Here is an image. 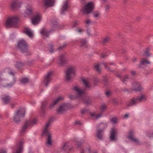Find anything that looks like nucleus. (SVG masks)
Here are the masks:
<instances>
[{
	"label": "nucleus",
	"mask_w": 153,
	"mask_h": 153,
	"mask_svg": "<svg viewBox=\"0 0 153 153\" xmlns=\"http://www.w3.org/2000/svg\"><path fill=\"white\" fill-rule=\"evenodd\" d=\"M146 100V97L143 95L137 96L131 99L127 103V105L128 107L135 105L139 102L145 101Z\"/></svg>",
	"instance_id": "f257e3e1"
},
{
	"label": "nucleus",
	"mask_w": 153,
	"mask_h": 153,
	"mask_svg": "<svg viewBox=\"0 0 153 153\" xmlns=\"http://www.w3.org/2000/svg\"><path fill=\"white\" fill-rule=\"evenodd\" d=\"M18 18L16 16H11L8 18L7 20L5 26L7 27H16L18 26Z\"/></svg>",
	"instance_id": "f03ea898"
},
{
	"label": "nucleus",
	"mask_w": 153,
	"mask_h": 153,
	"mask_svg": "<svg viewBox=\"0 0 153 153\" xmlns=\"http://www.w3.org/2000/svg\"><path fill=\"white\" fill-rule=\"evenodd\" d=\"M25 111L23 108L16 111L13 117V121L16 123H19L21 121V118L25 117Z\"/></svg>",
	"instance_id": "7ed1b4c3"
},
{
	"label": "nucleus",
	"mask_w": 153,
	"mask_h": 153,
	"mask_svg": "<svg viewBox=\"0 0 153 153\" xmlns=\"http://www.w3.org/2000/svg\"><path fill=\"white\" fill-rule=\"evenodd\" d=\"M17 47L22 53H26L28 51V45L24 39H21L18 41Z\"/></svg>",
	"instance_id": "20e7f679"
},
{
	"label": "nucleus",
	"mask_w": 153,
	"mask_h": 153,
	"mask_svg": "<svg viewBox=\"0 0 153 153\" xmlns=\"http://www.w3.org/2000/svg\"><path fill=\"white\" fill-rule=\"evenodd\" d=\"M75 71L74 68L70 67L65 71V79L66 81L69 82L75 76Z\"/></svg>",
	"instance_id": "39448f33"
},
{
	"label": "nucleus",
	"mask_w": 153,
	"mask_h": 153,
	"mask_svg": "<svg viewBox=\"0 0 153 153\" xmlns=\"http://www.w3.org/2000/svg\"><path fill=\"white\" fill-rule=\"evenodd\" d=\"M94 8V4L91 2H89L83 7L82 11L84 14H89L91 13Z\"/></svg>",
	"instance_id": "423d86ee"
},
{
	"label": "nucleus",
	"mask_w": 153,
	"mask_h": 153,
	"mask_svg": "<svg viewBox=\"0 0 153 153\" xmlns=\"http://www.w3.org/2000/svg\"><path fill=\"white\" fill-rule=\"evenodd\" d=\"M36 120L35 119L27 120L23 126L20 131V133H24L25 131L26 130L28 126H32L33 125L36 124Z\"/></svg>",
	"instance_id": "0eeeda50"
},
{
	"label": "nucleus",
	"mask_w": 153,
	"mask_h": 153,
	"mask_svg": "<svg viewBox=\"0 0 153 153\" xmlns=\"http://www.w3.org/2000/svg\"><path fill=\"white\" fill-rule=\"evenodd\" d=\"M53 71H49L45 75L44 82L45 83V85L46 87H47L49 83L52 80L51 77L53 76Z\"/></svg>",
	"instance_id": "6e6552de"
},
{
	"label": "nucleus",
	"mask_w": 153,
	"mask_h": 153,
	"mask_svg": "<svg viewBox=\"0 0 153 153\" xmlns=\"http://www.w3.org/2000/svg\"><path fill=\"white\" fill-rule=\"evenodd\" d=\"M117 131L114 128H111L110 134V139L111 141H115L117 140Z\"/></svg>",
	"instance_id": "1a4fd4ad"
},
{
	"label": "nucleus",
	"mask_w": 153,
	"mask_h": 153,
	"mask_svg": "<svg viewBox=\"0 0 153 153\" xmlns=\"http://www.w3.org/2000/svg\"><path fill=\"white\" fill-rule=\"evenodd\" d=\"M69 108L68 104H63L61 105L57 110L56 112L57 113L59 114H62L67 111Z\"/></svg>",
	"instance_id": "9d476101"
},
{
	"label": "nucleus",
	"mask_w": 153,
	"mask_h": 153,
	"mask_svg": "<svg viewBox=\"0 0 153 153\" xmlns=\"http://www.w3.org/2000/svg\"><path fill=\"white\" fill-rule=\"evenodd\" d=\"M24 142L22 141L19 142L16 146V149L13 153H22L23 151Z\"/></svg>",
	"instance_id": "9b49d317"
},
{
	"label": "nucleus",
	"mask_w": 153,
	"mask_h": 153,
	"mask_svg": "<svg viewBox=\"0 0 153 153\" xmlns=\"http://www.w3.org/2000/svg\"><path fill=\"white\" fill-rule=\"evenodd\" d=\"M68 60L64 54H61L59 56L58 62L59 65L63 66L66 64Z\"/></svg>",
	"instance_id": "f8f14e48"
},
{
	"label": "nucleus",
	"mask_w": 153,
	"mask_h": 153,
	"mask_svg": "<svg viewBox=\"0 0 153 153\" xmlns=\"http://www.w3.org/2000/svg\"><path fill=\"white\" fill-rule=\"evenodd\" d=\"M22 4L19 2L18 0L13 1L10 4V7L12 10H16L18 7H20V5Z\"/></svg>",
	"instance_id": "ddd939ff"
},
{
	"label": "nucleus",
	"mask_w": 153,
	"mask_h": 153,
	"mask_svg": "<svg viewBox=\"0 0 153 153\" xmlns=\"http://www.w3.org/2000/svg\"><path fill=\"white\" fill-rule=\"evenodd\" d=\"M40 15L37 13L36 15L34 16L32 19V22L33 25L37 24L40 21Z\"/></svg>",
	"instance_id": "4468645a"
},
{
	"label": "nucleus",
	"mask_w": 153,
	"mask_h": 153,
	"mask_svg": "<svg viewBox=\"0 0 153 153\" xmlns=\"http://www.w3.org/2000/svg\"><path fill=\"white\" fill-rule=\"evenodd\" d=\"M47 132H44V129L43 130V134L45 135L48 136V138L47 139V143L49 145H51L52 144V141H51V134L49 132L48 130H46Z\"/></svg>",
	"instance_id": "2eb2a0df"
},
{
	"label": "nucleus",
	"mask_w": 153,
	"mask_h": 153,
	"mask_svg": "<svg viewBox=\"0 0 153 153\" xmlns=\"http://www.w3.org/2000/svg\"><path fill=\"white\" fill-rule=\"evenodd\" d=\"M132 90L134 91H140L142 88L140 85L137 82L132 83Z\"/></svg>",
	"instance_id": "dca6fc26"
},
{
	"label": "nucleus",
	"mask_w": 153,
	"mask_h": 153,
	"mask_svg": "<svg viewBox=\"0 0 153 153\" xmlns=\"http://www.w3.org/2000/svg\"><path fill=\"white\" fill-rule=\"evenodd\" d=\"M62 98L61 97H59L58 98L53 100L52 101L50 104L49 108L51 109H52L53 108L55 105L57 104L62 99Z\"/></svg>",
	"instance_id": "f3484780"
},
{
	"label": "nucleus",
	"mask_w": 153,
	"mask_h": 153,
	"mask_svg": "<svg viewBox=\"0 0 153 153\" xmlns=\"http://www.w3.org/2000/svg\"><path fill=\"white\" fill-rule=\"evenodd\" d=\"M43 6L45 7H50L53 6L55 0H43Z\"/></svg>",
	"instance_id": "a211bd4d"
},
{
	"label": "nucleus",
	"mask_w": 153,
	"mask_h": 153,
	"mask_svg": "<svg viewBox=\"0 0 153 153\" xmlns=\"http://www.w3.org/2000/svg\"><path fill=\"white\" fill-rule=\"evenodd\" d=\"M1 99L4 104L6 105L10 102L12 99V97L9 95H4Z\"/></svg>",
	"instance_id": "6ab92c4d"
},
{
	"label": "nucleus",
	"mask_w": 153,
	"mask_h": 153,
	"mask_svg": "<svg viewBox=\"0 0 153 153\" xmlns=\"http://www.w3.org/2000/svg\"><path fill=\"white\" fill-rule=\"evenodd\" d=\"M54 30H51L49 31H47L45 28H43L41 29L40 33L42 35L45 36L46 37H48L49 33Z\"/></svg>",
	"instance_id": "aec40b11"
},
{
	"label": "nucleus",
	"mask_w": 153,
	"mask_h": 153,
	"mask_svg": "<svg viewBox=\"0 0 153 153\" xmlns=\"http://www.w3.org/2000/svg\"><path fill=\"white\" fill-rule=\"evenodd\" d=\"M96 131V135L97 137L99 139L101 140L102 138L104 133L103 130H101V129L97 128Z\"/></svg>",
	"instance_id": "412c9836"
},
{
	"label": "nucleus",
	"mask_w": 153,
	"mask_h": 153,
	"mask_svg": "<svg viewBox=\"0 0 153 153\" xmlns=\"http://www.w3.org/2000/svg\"><path fill=\"white\" fill-rule=\"evenodd\" d=\"M68 8V2L66 1L63 4L61 9V14H64L66 11H67Z\"/></svg>",
	"instance_id": "4be33fe9"
},
{
	"label": "nucleus",
	"mask_w": 153,
	"mask_h": 153,
	"mask_svg": "<svg viewBox=\"0 0 153 153\" xmlns=\"http://www.w3.org/2000/svg\"><path fill=\"white\" fill-rule=\"evenodd\" d=\"M48 103L47 101L45 100L42 102V106L41 107V112L42 114H44L45 112V108Z\"/></svg>",
	"instance_id": "5701e85b"
},
{
	"label": "nucleus",
	"mask_w": 153,
	"mask_h": 153,
	"mask_svg": "<svg viewBox=\"0 0 153 153\" xmlns=\"http://www.w3.org/2000/svg\"><path fill=\"white\" fill-rule=\"evenodd\" d=\"M53 118H50L48 121L47 123L43 129H44V132H47L46 130H48L49 126H50L51 123L53 121Z\"/></svg>",
	"instance_id": "b1692460"
},
{
	"label": "nucleus",
	"mask_w": 153,
	"mask_h": 153,
	"mask_svg": "<svg viewBox=\"0 0 153 153\" xmlns=\"http://www.w3.org/2000/svg\"><path fill=\"white\" fill-rule=\"evenodd\" d=\"M108 126V123H102L100 124L98 126L97 128L101 130H103L104 131L105 129Z\"/></svg>",
	"instance_id": "393cba45"
},
{
	"label": "nucleus",
	"mask_w": 153,
	"mask_h": 153,
	"mask_svg": "<svg viewBox=\"0 0 153 153\" xmlns=\"http://www.w3.org/2000/svg\"><path fill=\"white\" fill-rule=\"evenodd\" d=\"M82 101L84 103L87 105L91 104L92 103L91 99L88 97H86L83 98L82 99Z\"/></svg>",
	"instance_id": "a878e982"
},
{
	"label": "nucleus",
	"mask_w": 153,
	"mask_h": 153,
	"mask_svg": "<svg viewBox=\"0 0 153 153\" xmlns=\"http://www.w3.org/2000/svg\"><path fill=\"white\" fill-rule=\"evenodd\" d=\"M150 64V62L149 61H147L145 59H141L140 62V64L139 65L140 68H142V66L143 65H144L146 64Z\"/></svg>",
	"instance_id": "bb28decb"
},
{
	"label": "nucleus",
	"mask_w": 153,
	"mask_h": 153,
	"mask_svg": "<svg viewBox=\"0 0 153 153\" xmlns=\"http://www.w3.org/2000/svg\"><path fill=\"white\" fill-rule=\"evenodd\" d=\"M16 81V78L15 77H13V81L11 82L10 84H7L6 85L3 84V83L1 84L3 85V86L5 87H11L14 84Z\"/></svg>",
	"instance_id": "cd10ccee"
},
{
	"label": "nucleus",
	"mask_w": 153,
	"mask_h": 153,
	"mask_svg": "<svg viewBox=\"0 0 153 153\" xmlns=\"http://www.w3.org/2000/svg\"><path fill=\"white\" fill-rule=\"evenodd\" d=\"M74 90L77 93L78 96L79 95L82 96L84 93L83 91L80 90L77 86H75L74 88Z\"/></svg>",
	"instance_id": "c85d7f7f"
},
{
	"label": "nucleus",
	"mask_w": 153,
	"mask_h": 153,
	"mask_svg": "<svg viewBox=\"0 0 153 153\" xmlns=\"http://www.w3.org/2000/svg\"><path fill=\"white\" fill-rule=\"evenodd\" d=\"M80 46L81 47H85L87 48L88 47V43L87 40L85 39H82L80 40Z\"/></svg>",
	"instance_id": "c756f323"
},
{
	"label": "nucleus",
	"mask_w": 153,
	"mask_h": 153,
	"mask_svg": "<svg viewBox=\"0 0 153 153\" xmlns=\"http://www.w3.org/2000/svg\"><path fill=\"white\" fill-rule=\"evenodd\" d=\"M24 32L26 34L30 37H31L33 36V34L32 32L29 30L28 28H25L24 30Z\"/></svg>",
	"instance_id": "7c9ffc66"
},
{
	"label": "nucleus",
	"mask_w": 153,
	"mask_h": 153,
	"mask_svg": "<svg viewBox=\"0 0 153 153\" xmlns=\"http://www.w3.org/2000/svg\"><path fill=\"white\" fill-rule=\"evenodd\" d=\"M93 16L96 19L99 17L101 15V13L99 11H95L93 13Z\"/></svg>",
	"instance_id": "2f4dec72"
},
{
	"label": "nucleus",
	"mask_w": 153,
	"mask_h": 153,
	"mask_svg": "<svg viewBox=\"0 0 153 153\" xmlns=\"http://www.w3.org/2000/svg\"><path fill=\"white\" fill-rule=\"evenodd\" d=\"M68 144V143L67 142L65 143H64L63 146L61 148L62 151H64L69 150V148Z\"/></svg>",
	"instance_id": "473e14b6"
},
{
	"label": "nucleus",
	"mask_w": 153,
	"mask_h": 153,
	"mask_svg": "<svg viewBox=\"0 0 153 153\" xmlns=\"http://www.w3.org/2000/svg\"><path fill=\"white\" fill-rule=\"evenodd\" d=\"M63 26L62 25H58L57 22H56L53 24V28H57L58 29H62Z\"/></svg>",
	"instance_id": "72a5a7b5"
},
{
	"label": "nucleus",
	"mask_w": 153,
	"mask_h": 153,
	"mask_svg": "<svg viewBox=\"0 0 153 153\" xmlns=\"http://www.w3.org/2000/svg\"><path fill=\"white\" fill-rule=\"evenodd\" d=\"M24 65V64L22 62H17L16 64L15 65V66L16 68L19 69L23 66Z\"/></svg>",
	"instance_id": "f704fd0d"
},
{
	"label": "nucleus",
	"mask_w": 153,
	"mask_h": 153,
	"mask_svg": "<svg viewBox=\"0 0 153 153\" xmlns=\"http://www.w3.org/2000/svg\"><path fill=\"white\" fill-rule=\"evenodd\" d=\"M33 11V8L32 7L27 8L25 11L26 14L27 15H30L32 14Z\"/></svg>",
	"instance_id": "c9c22d12"
},
{
	"label": "nucleus",
	"mask_w": 153,
	"mask_h": 153,
	"mask_svg": "<svg viewBox=\"0 0 153 153\" xmlns=\"http://www.w3.org/2000/svg\"><path fill=\"white\" fill-rule=\"evenodd\" d=\"M7 74V73L5 70L0 71V83H1L3 81L1 76L6 75Z\"/></svg>",
	"instance_id": "e433bc0d"
},
{
	"label": "nucleus",
	"mask_w": 153,
	"mask_h": 153,
	"mask_svg": "<svg viewBox=\"0 0 153 153\" xmlns=\"http://www.w3.org/2000/svg\"><path fill=\"white\" fill-rule=\"evenodd\" d=\"M82 81L83 84L85 85L86 88H90V85L88 81L87 80L85 79H83Z\"/></svg>",
	"instance_id": "4c0bfd02"
},
{
	"label": "nucleus",
	"mask_w": 153,
	"mask_h": 153,
	"mask_svg": "<svg viewBox=\"0 0 153 153\" xmlns=\"http://www.w3.org/2000/svg\"><path fill=\"white\" fill-rule=\"evenodd\" d=\"M145 55L147 57L150 56L151 55L150 53V49L149 48H146L144 52Z\"/></svg>",
	"instance_id": "58836bf2"
},
{
	"label": "nucleus",
	"mask_w": 153,
	"mask_h": 153,
	"mask_svg": "<svg viewBox=\"0 0 153 153\" xmlns=\"http://www.w3.org/2000/svg\"><path fill=\"white\" fill-rule=\"evenodd\" d=\"M110 40V38L108 36H106L103 38L102 43L103 44H105L108 42Z\"/></svg>",
	"instance_id": "ea45409f"
},
{
	"label": "nucleus",
	"mask_w": 153,
	"mask_h": 153,
	"mask_svg": "<svg viewBox=\"0 0 153 153\" xmlns=\"http://www.w3.org/2000/svg\"><path fill=\"white\" fill-rule=\"evenodd\" d=\"M94 68L95 69L96 71H97L99 73L100 72L101 70L99 64H97L95 65H94Z\"/></svg>",
	"instance_id": "a19ab883"
},
{
	"label": "nucleus",
	"mask_w": 153,
	"mask_h": 153,
	"mask_svg": "<svg viewBox=\"0 0 153 153\" xmlns=\"http://www.w3.org/2000/svg\"><path fill=\"white\" fill-rule=\"evenodd\" d=\"M131 141L137 143V144L138 145L140 144V142L138 139L134 137H133L132 138L129 139Z\"/></svg>",
	"instance_id": "79ce46f5"
},
{
	"label": "nucleus",
	"mask_w": 153,
	"mask_h": 153,
	"mask_svg": "<svg viewBox=\"0 0 153 153\" xmlns=\"http://www.w3.org/2000/svg\"><path fill=\"white\" fill-rule=\"evenodd\" d=\"M28 79L27 78H24L20 80V82L22 84H25L28 82Z\"/></svg>",
	"instance_id": "37998d69"
},
{
	"label": "nucleus",
	"mask_w": 153,
	"mask_h": 153,
	"mask_svg": "<svg viewBox=\"0 0 153 153\" xmlns=\"http://www.w3.org/2000/svg\"><path fill=\"white\" fill-rule=\"evenodd\" d=\"M128 78V76L126 75L122 77L121 80L123 82L125 83L127 81Z\"/></svg>",
	"instance_id": "c03bdc74"
},
{
	"label": "nucleus",
	"mask_w": 153,
	"mask_h": 153,
	"mask_svg": "<svg viewBox=\"0 0 153 153\" xmlns=\"http://www.w3.org/2000/svg\"><path fill=\"white\" fill-rule=\"evenodd\" d=\"M103 64L104 66V67L106 69V70L108 71H109L111 72H114V71L112 70H111L109 67H108V66L105 63H103Z\"/></svg>",
	"instance_id": "a18cd8bd"
},
{
	"label": "nucleus",
	"mask_w": 153,
	"mask_h": 153,
	"mask_svg": "<svg viewBox=\"0 0 153 153\" xmlns=\"http://www.w3.org/2000/svg\"><path fill=\"white\" fill-rule=\"evenodd\" d=\"M106 108V107L105 105H102L100 108V112L103 113Z\"/></svg>",
	"instance_id": "49530a36"
},
{
	"label": "nucleus",
	"mask_w": 153,
	"mask_h": 153,
	"mask_svg": "<svg viewBox=\"0 0 153 153\" xmlns=\"http://www.w3.org/2000/svg\"><path fill=\"white\" fill-rule=\"evenodd\" d=\"M53 48L54 46L53 45H50V48L49 49V51L51 53H52L53 52Z\"/></svg>",
	"instance_id": "de8ad7c7"
},
{
	"label": "nucleus",
	"mask_w": 153,
	"mask_h": 153,
	"mask_svg": "<svg viewBox=\"0 0 153 153\" xmlns=\"http://www.w3.org/2000/svg\"><path fill=\"white\" fill-rule=\"evenodd\" d=\"M134 133L132 131H130L129 134V135L128 136V138L130 139L133 137Z\"/></svg>",
	"instance_id": "09e8293b"
},
{
	"label": "nucleus",
	"mask_w": 153,
	"mask_h": 153,
	"mask_svg": "<svg viewBox=\"0 0 153 153\" xmlns=\"http://www.w3.org/2000/svg\"><path fill=\"white\" fill-rule=\"evenodd\" d=\"M117 119L115 117L112 118L111 120V121L113 123H116L117 122Z\"/></svg>",
	"instance_id": "8fccbe9b"
},
{
	"label": "nucleus",
	"mask_w": 153,
	"mask_h": 153,
	"mask_svg": "<svg viewBox=\"0 0 153 153\" xmlns=\"http://www.w3.org/2000/svg\"><path fill=\"white\" fill-rule=\"evenodd\" d=\"M8 74L10 75H12L13 76H15V73L13 72L12 70H8Z\"/></svg>",
	"instance_id": "3c124183"
},
{
	"label": "nucleus",
	"mask_w": 153,
	"mask_h": 153,
	"mask_svg": "<svg viewBox=\"0 0 153 153\" xmlns=\"http://www.w3.org/2000/svg\"><path fill=\"white\" fill-rule=\"evenodd\" d=\"M88 111V110L86 108H84L82 109L81 111V113L82 114H85L86 112H87Z\"/></svg>",
	"instance_id": "603ef678"
},
{
	"label": "nucleus",
	"mask_w": 153,
	"mask_h": 153,
	"mask_svg": "<svg viewBox=\"0 0 153 153\" xmlns=\"http://www.w3.org/2000/svg\"><path fill=\"white\" fill-rule=\"evenodd\" d=\"M149 132H147L146 133V136L149 137H153V133H152L151 134H149Z\"/></svg>",
	"instance_id": "864d4df0"
},
{
	"label": "nucleus",
	"mask_w": 153,
	"mask_h": 153,
	"mask_svg": "<svg viewBox=\"0 0 153 153\" xmlns=\"http://www.w3.org/2000/svg\"><path fill=\"white\" fill-rule=\"evenodd\" d=\"M99 82V79L97 78H94V83L95 84H97Z\"/></svg>",
	"instance_id": "5fc2aeb1"
},
{
	"label": "nucleus",
	"mask_w": 153,
	"mask_h": 153,
	"mask_svg": "<svg viewBox=\"0 0 153 153\" xmlns=\"http://www.w3.org/2000/svg\"><path fill=\"white\" fill-rule=\"evenodd\" d=\"M75 124L76 125H82L83 124L79 120H78L75 121Z\"/></svg>",
	"instance_id": "6e6d98bb"
},
{
	"label": "nucleus",
	"mask_w": 153,
	"mask_h": 153,
	"mask_svg": "<svg viewBox=\"0 0 153 153\" xmlns=\"http://www.w3.org/2000/svg\"><path fill=\"white\" fill-rule=\"evenodd\" d=\"M102 113L100 112V114H98V115H96L95 116L96 118V119H97L99 118H100L102 115Z\"/></svg>",
	"instance_id": "4d7b16f0"
},
{
	"label": "nucleus",
	"mask_w": 153,
	"mask_h": 153,
	"mask_svg": "<svg viewBox=\"0 0 153 153\" xmlns=\"http://www.w3.org/2000/svg\"><path fill=\"white\" fill-rule=\"evenodd\" d=\"M83 144V143L81 142H78L77 144V147L78 148L80 147Z\"/></svg>",
	"instance_id": "13d9d810"
},
{
	"label": "nucleus",
	"mask_w": 153,
	"mask_h": 153,
	"mask_svg": "<svg viewBox=\"0 0 153 153\" xmlns=\"http://www.w3.org/2000/svg\"><path fill=\"white\" fill-rule=\"evenodd\" d=\"M105 94L107 97H109L111 95V93L110 91H108L105 92Z\"/></svg>",
	"instance_id": "bf43d9fd"
},
{
	"label": "nucleus",
	"mask_w": 153,
	"mask_h": 153,
	"mask_svg": "<svg viewBox=\"0 0 153 153\" xmlns=\"http://www.w3.org/2000/svg\"><path fill=\"white\" fill-rule=\"evenodd\" d=\"M79 25V23L77 22H74L73 25L72 26V27L73 28L75 27L76 25Z\"/></svg>",
	"instance_id": "052dcab7"
},
{
	"label": "nucleus",
	"mask_w": 153,
	"mask_h": 153,
	"mask_svg": "<svg viewBox=\"0 0 153 153\" xmlns=\"http://www.w3.org/2000/svg\"><path fill=\"white\" fill-rule=\"evenodd\" d=\"M103 81L105 83H107L108 82V79L107 77L104 76L103 78Z\"/></svg>",
	"instance_id": "680f3d73"
},
{
	"label": "nucleus",
	"mask_w": 153,
	"mask_h": 153,
	"mask_svg": "<svg viewBox=\"0 0 153 153\" xmlns=\"http://www.w3.org/2000/svg\"><path fill=\"white\" fill-rule=\"evenodd\" d=\"M69 97L70 99L72 100H74L75 98V97L72 95H70L69 96Z\"/></svg>",
	"instance_id": "e2e57ef3"
},
{
	"label": "nucleus",
	"mask_w": 153,
	"mask_h": 153,
	"mask_svg": "<svg viewBox=\"0 0 153 153\" xmlns=\"http://www.w3.org/2000/svg\"><path fill=\"white\" fill-rule=\"evenodd\" d=\"M107 55L105 54H102L101 55V57L102 58H104L107 56Z\"/></svg>",
	"instance_id": "0e129e2a"
},
{
	"label": "nucleus",
	"mask_w": 153,
	"mask_h": 153,
	"mask_svg": "<svg viewBox=\"0 0 153 153\" xmlns=\"http://www.w3.org/2000/svg\"><path fill=\"white\" fill-rule=\"evenodd\" d=\"M110 8V7L109 5H107L105 6V10L106 11H107Z\"/></svg>",
	"instance_id": "69168bd1"
},
{
	"label": "nucleus",
	"mask_w": 153,
	"mask_h": 153,
	"mask_svg": "<svg viewBox=\"0 0 153 153\" xmlns=\"http://www.w3.org/2000/svg\"><path fill=\"white\" fill-rule=\"evenodd\" d=\"M113 103L115 104H117V100L116 99H114L113 100Z\"/></svg>",
	"instance_id": "338daca9"
},
{
	"label": "nucleus",
	"mask_w": 153,
	"mask_h": 153,
	"mask_svg": "<svg viewBox=\"0 0 153 153\" xmlns=\"http://www.w3.org/2000/svg\"><path fill=\"white\" fill-rule=\"evenodd\" d=\"M131 73L133 75H134L136 74V72L134 71H131Z\"/></svg>",
	"instance_id": "774afa93"
}]
</instances>
